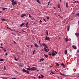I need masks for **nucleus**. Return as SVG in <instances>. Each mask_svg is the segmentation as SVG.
Wrapping results in <instances>:
<instances>
[{
	"label": "nucleus",
	"instance_id": "1",
	"mask_svg": "<svg viewBox=\"0 0 79 79\" xmlns=\"http://www.w3.org/2000/svg\"><path fill=\"white\" fill-rule=\"evenodd\" d=\"M22 71L23 72H24L25 73H27L28 74H29V72L27 70H26L25 69H22Z\"/></svg>",
	"mask_w": 79,
	"mask_h": 79
},
{
	"label": "nucleus",
	"instance_id": "2",
	"mask_svg": "<svg viewBox=\"0 0 79 79\" xmlns=\"http://www.w3.org/2000/svg\"><path fill=\"white\" fill-rule=\"evenodd\" d=\"M31 71H35L37 70V68L35 67H33L31 68Z\"/></svg>",
	"mask_w": 79,
	"mask_h": 79
},
{
	"label": "nucleus",
	"instance_id": "3",
	"mask_svg": "<svg viewBox=\"0 0 79 79\" xmlns=\"http://www.w3.org/2000/svg\"><path fill=\"white\" fill-rule=\"evenodd\" d=\"M42 45H43V46L45 47V48H48L47 47V45H45V43H43Z\"/></svg>",
	"mask_w": 79,
	"mask_h": 79
},
{
	"label": "nucleus",
	"instance_id": "4",
	"mask_svg": "<svg viewBox=\"0 0 79 79\" xmlns=\"http://www.w3.org/2000/svg\"><path fill=\"white\" fill-rule=\"evenodd\" d=\"M45 40H50V38H49V37L48 36H46V37L45 38Z\"/></svg>",
	"mask_w": 79,
	"mask_h": 79
},
{
	"label": "nucleus",
	"instance_id": "5",
	"mask_svg": "<svg viewBox=\"0 0 79 79\" xmlns=\"http://www.w3.org/2000/svg\"><path fill=\"white\" fill-rule=\"evenodd\" d=\"M26 16V15L25 14H23L21 15V18H23V17H24V16Z\"/></svg>",
	"mask_w": 79,
	"mask_h": 79
},
{
	"label": "nucleus",
	"instance_id": "6",
	"mask_svg": "<svg viewBox=\"0 0 79 79\" xmlns=\"http://www.w3.org/2000/svg\"><path fill=\"white\" fill-rule=\"evenodd\" d=\"M72 47L75 50H76L77 49V47H76V46H74V45H73L72 46Z\"/></svg>",
	"mask_w": 79,
	"mask_h": 79
},
{
	"label": "nucleus",
	"instance_id": "7",
	"mask_svg": "<svg viewBox=\"0 0 79 79\" xmlns=\"http://www.w3.org/2000/svg\"><path fill=\"white\" fill-rule=\"evenodd\" d=\"M67 29L68 31H69V26H67Z\"/></svg>",
	"mask_w": 79,
	"mask_h": 79
},
{
	"label": "nucleus",
	"instance_id": "8",
	"mask_svg": "<svg viewBox=\"0 0 79 79\" xmlns=\"http://www.w3.org/2000/svg\"><path fill=\"white\" fill-rule=\"evenodd\" d=\"M75 34L77 36V37H79V34L78 33H76Z\"/></svg>",
	"mask_w": 79,
	"mask_h": 79
},
{
	"label": "nucleus",
	"instance_id": "9",
	"mask_svg": "<svg viewBox=\"0 0 79 79\" xmlns=\"http://www.w3.org/2000/svg\"><path fill=\"white\" fill-rule=\"evenodd\" d=\"M34 45L35 47H36V48H37L38 47V45H37V44L36 43H35L34 44Z\"/></svg>",
	"mask_w": 79,
	"mask_h": 79
},
{
	"label": "nucleus",
	"instance_id": "10",
	"mask_svg": "<svg viewBox=\"0 0 79 79\" xmlns=\"http://www.w3.org/2000/svg\"><path fill=\"white\" fill-rule=\"evenodd\" d=\"M44 50H45V52H48V50H47V49L45 48H44Z\"/></svg>",
	"mask_w": 79,
	"mask_h": 79
},
{
	"label": "nucleus",
	"instance_id": "11",
	"mask_svg": "<svg viewBox=\"0 0 79 79\" xmlns=\"http://www.w3.org/2000/svg\"><path fill=\"white\" fill-rule=\"evenodd\" d=\"M44 61V59L43 58H42L40 60V62H42V61Z\"/></svg>",
	"mask_w": 79,
	"mask_h": 79
},
{
	"label": "nucleus",
	"instance_id": "12",
	"mask_svg": "<svg viewBox=\"0 0 79 79\" xmlns=\"http://www.w3.org/2000/svg\"><path fill=\"white\" fill-rule=\"evenodd\" d=\"M61 65L63 67H64V68L65 67V65H64V64L63 63L61 64Z\"/></svg>",
	"mask_w": 79,
	"mask_h": 79
},
{
	"label": "nucleus",
	"instance_id": "13",
	"mask_svg": "<svg viewBox=\"0 0 79 79\" xmlns=\"http://www.w3.org/2000/svg\"><path fill=\"white\" fill-rule=\"evenodd\" d=\"M60 74L61 75H62V76H65V74H63V73H61V72H60Z\"/></svg>",
	"mask_w": 79,
	"mask_h": 79
},
{
	"label": "nucleus",
	"instance_id": "14",
	"mask_svg": "<svg viewBox=\"0 0 79 79\" xmlns=\"http://www.w3.org/2000/svg\"><path fill=\"white\" fill-rule=\"evenodd\" d=\"M64 53L65 54V55H66V54H67V53H68V51H67V50H65L64 52Z\"/></svg>",
	"mask_w": 79,
	"mask_h": 79
},
{
	"label": "nucleus",
	"instance_id": "15",
	"mask_svg": "<svg viewBox=\"0 0 79 79\" xmlns=\"http://www.w3.org/2000/svg\"><path fill=\"white\" fill-rule=\"evenodd\" d=\"M52 56H55V55H56V54L54 52H52Z\"/></svg>",
	"mask_w": 79,
	"mask_h": 79
},
{
	"label": "nucleus",
	"instance_id": "16",
	"mask_svg": "<svg viewBox=\"0 0 79 79\" xmlns=\"http://www.w3.org/2000/svg\"><path fill=\"white\" fill-rule=\"evenodd\" d=\"M16 3H17L15 1H14V2H13V5H16Z\"/></svg>",
	"mask_w": 79,
	"mask_h": 79
},
{
	"label": "nucleus",
	"instance_id": "17",
	"mask_svg": "<svg viewBox=\"0 0 79 79\" xmlns=\"http://www.w3.org/2000/svg\"><path fill=\"white\" fill-rule=\"evenodd\" d=\"M24 24H25V23H23L21 24L20 25V27H22L23 26H24Z\"/></svg>",
	"mask_w": 79,
	"mask_h": 79
},
{
	"label": "nucleus",
	"instance_id": "18",
	"mask_svg": "<svg viewBox=\"0 0 79 79\" xmlns=\"http://www.w3.org/2000/svg\"><path fill=\"white\" fill-rule=\"evenodd\" d=\"M44 56H45V57H46V58H48V55H45V54H44Z\"/></svg>",
	"mask_w": 79,
	"mask_h": 79
},
{
	"label": "nucleus",
	"instance_id": "19",
	"mask_svg": "<svg viewBox=\"0 0 79 79\" xmlns=\"http://www.w3.org/2000/svg\"><path fill=\"white\" fill-rule=\"evenodd\" d=\"M58 8H60V4H58Z\"/></svg>",
	"mask_w": 79,
	"mask_h": 79
},
{
	"label": "nucleus",
	"instance_id": "20",
	"mask_svg": "<svg viewBox=\"0 0 79 79\" xmlns=\"http://www.w3.org/2000/svg\"><path fill=\"white\" fill-rule=\"evenodd\" d=\"M6 9H7V8H5V7H3L2 8L3 10H6Z\"/></svg>",
	"mask_w": 79,
	"mask_h": 79
},
{
	"label": "nucleus",
	"instance_id": "21",
	"mask_svg": "<svg viewBox=\"0 0 79 79\" xmlns=\"http://www.w3.org/2000/svg\"><path fill=\"white\" fill-rule=\"evenodd\" d=\"M15 61H18L19 60V59H16V57L15 58Z\"/></svg>",
	"mask_w": 79,
	"mask_h": 79
},
{
	"label": "nucleus",
	"instance_id": "22",
	"mask_svg": "<svg viewBox=\"0 0 79 79\" xmlns=\"http://www.w3.org/2000/svg\"><path fill=\"white\" fill-rule=\"evenodd\" d=\"M66 7H67V8H68V2H67L66 3Z\"/></svg>",
	"mask_w": 79,
	"mask_h": 79
},
{
	"label": "nucleus",
	"instance_id": "23",
	"mask_svg": "<svg viewBox=\"0 0 79 79\" xmlns=\"http://www.w3.org/2000/svg\"><path fill=\"white\" fill-rule=\"evenodd\" d=\"M6 48H3V50H4V52H6V51L5 50H6Z\"/></svg>",
	"mask_w": 79,
	"mask_h": 79
},
{
	"label": "nucleus",
	"instance_id": "24",
	"mask_svg": "<svg viewBox=\"0 0 79 79\" xmlns=\"http://www.w3.org/2000/svg\"><path fill=\"white\" fill-rule=\"evenodd\" d=\"M65 42H68V38H66L65 39Z\"/></svg>",
	"mask_w": 79,
	"mask_h": 79
},
{
	"label": "nucleus",
	"instance_id": "25",
	"mask_svg": "<svg viewBox=\"0 0 79 79\" xmlns=\"http://www.w3.org/2000/svg\"><path fill=\"white\" fill-rule=\"evenodd\" d=\"M56 65H57L58 67L59 66V64H58V63H56Z\"/></svg>",
	"mask_w": 79,
	"mask_h": 79
},
{
	"label": "nucleus",
	"instance_id": "26",
	"mask_svg": "<svg viewBox=\"0 0 79 79\" xmlns=\"http://www.w3.org/2000/svg\"><path fill=\"white\" fill-rule=\"evenodd\" d=\"M0 61H3V59H2L0 60Z\"/></svg>",
	"mask_w": 79,
	"mask_h": 79
},
{
	"label": "nucleus",
	"instance_id": "27",
	"mask_svg": "<svg viewBox=\"0 0 79 79\" xmlns=\"http://www.w3.org/2000/svg\"><path fill=\"white\" fill-rule=\"evenodd\" d=\"M27 70H28V71H30L31 69H30L29 68H27Z\"/></svg>",
	"mask_w": 79,
	"mask_h": 79
},
{
	"label": "nucleus",
	"instance_id": "28",
	"mask_svg": "<svg viewBox=\"0 0 79 79\" xmlns=\"http://www.w3.org/2000/svg\"><path fill=\"white\" fill-rule=\"evenodd\" d=\"M37 2H38V3H40V1L39 0H37Z\"/></svg>",
	"mask_w": 79,
	"mask_h": 79
},
{
	"label": "nucleus",
	"instance_id": "29",
	"mask_svg": "<svg viewBox=\"0 0 79 79\" xmlns=\"http://www.w3.org/2000/svg\"><path fill=\"white\" fill-rule=\"evenodd\" d=\"M39 79H42V77H41L40 76H39L38 77Z\"/></svg>",
	"mask_w": 79,
	"mask_h": 79
},
{
	"label": "nucleus",
	"instance_id": "30",
	"mask_svg": "<svg viewBox=\"0 0 79 79\" xmlns=\"http://www.w3.org/2000/svg\"><path fill=\"white\" fill-rule=\"evenodd\" d=\"M2 19V21H5V19Z\"/></svg>",
	"mask_w": 79,
	"mask_h": 79
},
{
	"label": "nucleus",
	"instance_id": "31",
	"mask_svg": "<svg viewBox=\"0 0 79 79\" xmlns=\"http://www.w3.org/2000/svg\"><path fill=\"white\" fill-rule=\"evenodd\" d=\"M76 16H79V13L76 15Z\"/></svg>",
	"mask_w": 79,
	"mask_h": 79
},
{
	"label": "nucleus",
	"instance_id": "32",
	"mask_svg": "<svg viewBox=\"0 0 79 79\" xmlns=\"http://www.w3.org/2000/svg\"><path fill=\"white\" fill-rule=\"evenodd\" d=\"M28 15H29V17H31V15L30 14H28Z\"/></svg>",
	"mask_w": 79,
	"mask_h": 79
},
{
	"label": "nucleus",
	"instance_id": "33",
	"mask_svg": "<svg viewBox=\"0 0 79 79\" xmlns=\"http://www.w3.org/2000/svg\"><path fill=\"white\" fill-rule=\"evenodd\" d=\"M48 31H46V35H48Z\"/></svg>",
	"mask_w": 79,
	"mask_h": 79
},
{
	"label": "nucleus",
	"instance_id": "34",
	"mask_svg": "<svg viewBox=\"0 0 79 79\" xmlns=\"http://www.w3.org/2000/svg\"><path fill=\"white\" fill-rule=\"evenodd\" d=\"M7 29H9L10 30H11V31H12V30L11 29V28L8 27H7Z\"/></svg>",
	"mask_w": 79,
	"mask_h": 79
},
{
	"label": "nucleus",
	"instance_id": "35",
	"mask_svg": "<svg viewBox=\"0 0 79 79\" xmlns=\"http://www.w3.org/2000/svg\"><path fill=\"white\" fill-rule=\"evenodd\" d=\"M28 24H29V22H27L26 24V26H27V25H28Z\"/></svg>",
	"mask_w": 79,
	"mask_h": 79
},
{
	"label": "nucleus",
	"instance_id": "36",
	"mask_svg": "<svg viewBox=\"0 0 79 79\" xmlns=\"http://www.w3.org/2000/svg\"><path fill=\"white\" fill-rule=\"evenodd\" d=\"M19 66L20 67H23V65H19Z\"/></svg>",
	"mask_w": 79,
	"mask_h": 79
},
{
	"label": "nucleus",
	"instance_id": "37",
	"mask_svg": "<svg viewBox=\"0 0 79 79\" xmlns=\"http://www.w3.org/2000/svg\"><path fill=\"white\" fill-rule=\"evenodd\" d=\"M41 77H42V78H43V77H44V75H41Z\"/></svg>",
	"mask_w": 79,
	"mask_h": 79
},
{
	"label": "nucleus",
	"instance_id": "38",
	"mask_svg": "<svg viewBox=\"0 0 79 79\" xmlns=\"http://www.w3.org/2000/svg\"><path fill=\"white\" fill-rule=\"evenodd\" d=\"M11 0V2H12V3H13V2H14V0Z\"/></svg>",
	"mask_w": 79,
	"mask_h": 79
},
{
	"label": "nucleus",
	"instance_id": "39",
	"mask_svg": "<svg viewBox=\"0 0 79 79\" xmlns=\"http://www.w3.org/2000/svg\"><path fill=\"white\" fill-rule=\"evenodd\" d=\"M35 53V50H34L33 52V53L34 54Z\"/></svg>",
	"mask_w": 79,
	"mask_h": 79
},
{
	"label": "nucleus",
	"instance_id": "40",
	"mask_svg": "<svg viewBox=\"0 0 79 79\" xmlns=\"http://www.w3.org/2000/svg\"><path fill=\"white\" fill-rule=\"evenodd\" d=\"M43 20L45 22H47V21L45 20V19H43Z\"/></svg>",
	"mask_w": 79,
	"mask_h": 79
},
{
	"label": "nucleus",
	"instance_id": "41",
	"mask_svg": "<svg viewBox=\"0 0 79 79\" xmlns=\"http://www.w3.org/2000/svg\"><path fill=\"white\" fill-rule=\"evenodd\" d=\"M40 47H42V44H40Z\"/></svg>",
	"mask_w": 79,
	"mask_h": 79
},
{
	"label": "nucleus",
	"instance_id": "42",
	"mask_svg": "<svg viewBox=\"0 0 79 79\" xmlns=\"http://www.w3.org/2000/svg\"><path fill=\"white\" fill-rule=\"evenodd\" d=\"M6 56H7V55H8V53L7 52H6V54H5Z\"/></svg>",
	"mask_w": 79,
	"mask_h": 79
},
{
	"label": "nucleus",
	"instance_id": "43",
	"mask_svg": "<svg viewBox=\"0 0 79 79\" xmlns=\"http://www.w3.org/2000/svg\"><path fill=\"white\" fill-rule=\"evenodd\" d=\"M14 43L15 44H16V42H15V41H14Z\"/></svg>",
	"mask_w": 79,
	"mask_h": 79
},
{
	"label": "nucleus",
	"instance_id": "44",
	"mask_svg": "<svg viewBox=\"0 0 79 79\" xmlns=\"http://www.w3.org/2000/svg\"><path fill=\"white\" fill-rule=\"evenodd\" d=\"M53 74H55V73H53V72H51Z\"/></svg>",
	"mask_w": 79,
	"mask_h": 79
},
{
	"label": "nucleus",
	"instance_id": "45",
	"mask_svg": "<svg viewBox=\"0 0 79 79\" xmlns=\"http://www.w3.org/2000/svg\"><path fill=\"white\" fill-rule=\"evenodd\" d=\"M0 48H3V47H2V46H1L0 47Z\"/></svg>",
	"mask_w": 79,
	"mask_h": 79
},
{
	"label": "nucleus",
	"instance_id": "46",
	"mask_svg": "<svg viewBox=\"0 0 79 79\" xmlns=\"http://www.w3.org/2000/svg\"><path fill=\"white\" fill-rule=\"evenodd\" d=\"M12 34H13V35H15V34H14V33H12Z\"/></svg>",
	"mask_w": 79,
	"mask_h": 79
},
{
	"label": "nucleus",
	"instance_id": "47",
	"mask_svg": "<svg viewBox=\"0 0 79 79\" xmlns=\"http://www.w3.org/2000/svg\"><path fill=\"white\" fill-rule=\"evenodd\" d=\"M12 79H16V78H12Z\"/></svg>",
	"mask_w": 79,
	"mask_h": 79
},
{
	"label": "nucleus",
	"instance_id": "48",
	"mask_svg": "<svg viewBox=\"0 0 79 79\" xmlns=\"http://www.w3.org/2000/svg\"><path fill=\"white\" fill-rule=\"evenodd\" d=\"M47 19H50V17H47L46 18Z\"/></svg>",
	"mask_w": 79,
	"mask_h": 79
},
{
	"label": "nucleus",
	"instance_id": "49",
	"mask_svg": "<svg viewBox=\"0 0 79 79\" xmlns=\"http://www.w3.org/2000/svg\"><path fill=\"white\" fill-rule=\"evenodd\" d=\"M40 23H42V21L41 20H40Z\"/></svg>",
	"mask_w": 79,
	"mask_h": 79
},
{
	"label": "nucleus",
	"instance_id": "50",
	"mask_svg": "<svg viewBox=\"0 0 79 79\" xmlns=\"http://www.w3.org/2000/svg\"><path fill=\"white\" fill-rule=\"evenodd\" d=\"M49 55H50V56H51V55H52V54H49Z\"/></svg>",
	"mask_w": 79,
	"mask_h": 79
},
{
	"label": "nucleus",
	"instance_id": "51",
	"mask_svg": "<svg viewBox=\"0 0 79 79\" xmlns=\"http://www.w3.org/2000/svg\"><path fill=\"white\" fill-rule=\"evenodd\" d=\"M54 52H55V53H56V54H57V53L55 51Z\"/></svg>",
	"mask_w": 79,
	"mask_h": 79
},
{
	"label": "nucleus",
	"instance_id": "52",
	"mask_svg": "<svg viewBox=\"0 0 79 79\" xmlns=\"http://www.w3.org/2000/svg\"><path fill=\"white\" fill-rule=\"evenodd\" d=\"M23 32H26L25 31L23 30H22Z\"/></svg>",
	"mask_w": 79,
	"mask_h": 79
},
{
	"label": "nucleus",
	"instance_id": "53",
	"mask_svg": "<svg viewBox=\"0 0 79 79\" xmlns=\"http://www.w3.org/2000/svg\"><path fill=\"white\" fill-rule=\"evenodd\" d=\"M27 47H29V45H27Z\"/></svg>",
	"mask_w": 79,
	"mask_h": 79
},
{
	"label": "nucleus",
	"instance_id": "54",
	"mask_svg": "<svg viewBox=\"0 0 79 79\" xmlns=\"http://www.w3.org/2000/svg\"><path fill=\"white\" fill-rule=\"evenodd\" d=\"M39 44H40V40H39Z\"/></svg>",
	"mask_w": 79,
	"mask_h": 79
},
{
	"label": "nucleus",
	"instance_id": "55",
	"mask_svg": "<svg viewBox=\"0 0 79 79\" xmlns=\"http://www.w3.org/2000/svg\"><path fill=\"white\" fill-rule=\"evenodd\" d=\"M52 51L53 52H55V51H54V50H53V49H52Z\"/></svg>",
	"mask_w": 79,
	"mask_h": 79
},
{
	"label": "nucleus",
	"instance_id": "56",
	"mask_svg": "<svg viewBox=\"0 0 79 79\" xmlns=\"http://www.w3.org/2000/svg\"><path fill=\"white\" fill-rule=\"evenodd\" d=\"M4 68H5L4 69H6V67L5 66H4Z\"/></svg>",
	"mask_w": 79,
	"mask_h": 79
},
{
	"label": "nucleus",
	"instance_id": "57",
	"mask_svg": "<svg viewBox=\"0 0 79 79\" xmlns=\"http://www.w3.org/2000/svg\"><path fill=\"white\" fill-rule=\"evenodd\" d=\"M31 47H33V45H31Z\"/></svg>",
	"mask_w": 79,
	"mask_h": 79
},
{
	"label": "nucleus",
	"instance_id": "58",
	"mask_svg": "<svg viewBox=\"0 0 79 79\" xmlns=\"http://www.w3.org/2000/svg\"><path fill=\"white\" fill-rule=\"evenodd\" d=\"M77 52L78 53H79V50L77 51Z\"/></svg>",
	"mask_w": 79,
	"mask_h": 79
},
{
	"label": "nucleus",
	"instance_id": "59",
	"mask_svg": "<svg viewBox=\"0 0 79 79\" xmlns=\"http://www.w3.org/2000/svg\"><path fill=\"white\" fill-rule=\"evenodd\" d=\"M1 45L2 46H3V45L2 44H1Z\"/></svg>",
	"mask_w": 79,
	"mask_h": 79
},
{
	"label": "nucleus",
	"instance_id": "60",
	"mask_svg": "<svg viewBox=\"0 0 79 79\" xmlns=\"http://www.w3.org/2000/svg\"><path fill=\"white\" fill-rule=\"evenodd\" d=\"M48 5H50V4L49 3H48Z\"/></svg>",
	"mask_w": 79,
	"mask_h": 79
},
{
	"label": "nucleus",
	"instance_id": "61",
	"mask_svg": "<svg viewBox=\"0 0 79 79\" xmlns=\"http://www.w3.org/2000/svg\"><path fill=\"white\" fill-rule=\"evenodd\" d=\"M48 52H49V49H48Z\"/></svg>",
	"mask_w": 79,
	"mask_h": 79
},
{
	"label": "nucleus",
	"instance_id": "62",
	"mask_svg": "<svg viewBox=\"0 0 79 79\" xmlns=\"http://www.w3.org/2000/svg\"><path fill=\"white\" fill-rule=\"evenodd\" d=\"M48 3H50V2H49Z\"/></svg>",
	"mask_w": 79,
	"mask_h": 79
},
{
	"label": "nucleus",
	"instance_id": "63",
	"mask_svg": "<svg viewBox=\"0 0 79 79\" xmlns=\"http://www.w3.org/2000/svg\"><path fill=\"white\" fill-rule=\"evenodd\" d=\"M28 68H31V67H30V66H28Z\"/></svg>",
	"mask_w": 79,
	"mask_h": 79
},
{
	"label": "nucleus",
	"instance_id": "64",
	"mask_svg": "<svg viewBox=\"0 0 79 79\" xmlns=\"http://www.w3.org/2000/svg\"><path fill=\"white\" fill-rule=\"evenodd\" d=\"M11 10H13L14 9H11Z\"/></svg>",
	"mask_w": 79,
	"mask_h": 79
}]
</instances>
